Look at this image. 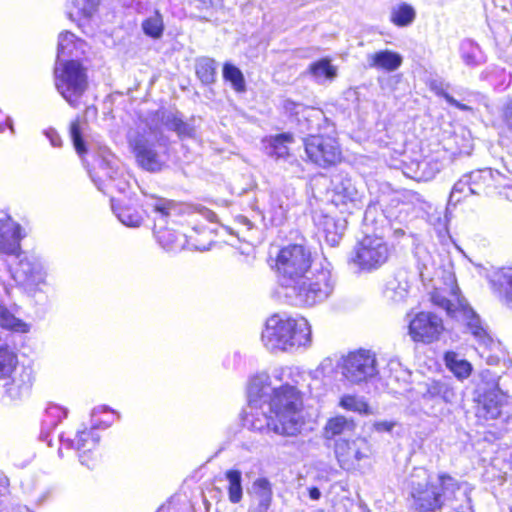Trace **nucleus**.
I'll use <instances>...</instances> for the list:
<instances>
[{"mask_svg":"<svg viewBox=\"0 0 512 512\" xmlns=\"http://www.w3.org/2000/svg\"><path fill=\"white\" fill-rule=\"evenodd\" d=\"M46 137L49 139L51 145L53 147H60L62 144V140L60 135L54 129H48L45 131Z\"/></svg>","mask_w":512,"mask_h":512,"instance_id":"obj_53","label":"nucleus"},{"mask_svg":"<svg viewBox=\"0 0 512 512\" xmlns=\"http://www.w3.org/2000/svg\"><path fill=\"white\" fill-rule=\"evenodd\" d=\"M118 160L109 152H103L99 158L98 170L93 176V181L98 189L105 192V189L113 186L119 190H124L120 183H116L119 176Z\"/></svg>","mask_w":512,"mask_h":512,"instance_id":"obj_16","label":"nucleus"},{"mask_svg":"<svg viewBox=\"0 0 512 512\" xmlns=\"http://www.w3.org/2000/svg\"><path fill=\"white\" fill-rule=\"evenodd\" d=\"M462 484L446 473L428 476L424 469H416L410 480V506L418 512H435L453 500Z\"/></svg>","mask_w":512,"mask_h":512,"instance_id":"obj_2","label":"nucleus"},{"mask_svg":"<svg viewBox=\"0 0 512 512\" xmlns=\"http://www.w3.org/2000/svg\"><path fill=\"white\" fill-rule=\"evenodd\" d=\"M420 402L423 411L429 416H440L445 411V405L456 399L453 386L447 380L430 379L420 384Z\"/></svg>","mask_w":512,"mask_h":512,"instance_id":"obj_10","label":"nucleus"},{"mask_svg":"<svg viewBox=\"0 0 512 512\" xmlns=\"http://www.w3.org/2000/svg\"><path fill=\"white\" fill-rule=\"evenodd\" d=\"M85 42L69 31L59 35L56 63H65V60H78L85 52Z\"/></svg>","mask_w":512,"mask_h":512,"instance_id":"obj_21","label":"nucleus"},{"mask_svg":"<svg viewBox=\"0 0 512 512\" xmlns=\"http://www.w3.org/2000/svg\"><path fill=\"white\" fill-rule=\"evenodd\" d=\"M471 488L467 482H463L457 493L454 494L453 500L446 505L451 507L450 512H473L471 505Z\"/></svg>","mask_w":512,"mask_h":512,"instance_id":"obj_34","label":"nucleus"},{"mask_svg":"<svg viewBox=\"0 0 512 512\" xmlns=\"http://www.w3.org/2000/svg\"><path fill=\"white\" fill-rule=\"evenodd\" d=\"M385 295L394 302L403 301L408 295L407 282L402 283L396 279L389 281L385 290Z\"/></svg>","mask_w":512,"mask_h":512,"instance_id":"obj_45","label":"nucleus"},{"mask_svg":"<svg viewBox=\"0 0 512 512\" xmlns=\"http://www.w3.org/2000/svg\"><path fill=\"white\" fill-rule=\"evenodd\" d=\"M70 136L77 153L79 155L85 153L86 147L82 136V126L78 118L75 119L70 125Z\"/></svg>","mask_w":512,"mask_h":512,"instance_id":"obj_47","label":"nucleus"},{"mask_svg":"<svg viewBox=\"0 0 512 512\" xmlns=\"http://www.w3.org/2000/svg\"><path fill=\"white\" fill-rule=\"evenodd\" d=\"M223 77L229 81L237 92L246 90L245 79L241 70L233 64L226 63L223 67Z\"/></svg>","mask_w":512,"mask_h":512,"instance_id":"obj_40","label":"nucleus"},{"mask_svg":"<svg viewBox=\"0 0 512 512\" xmlns=\"http://www.w3.org/2000/svg\"><path fill=\"white\" fill-rule=\"evenodd\" d=\"M196 75L203 84H212L216 79L217 63L209 57H201L196 60Z\"/></svg>","mask_w":512,"mask_h":512,"instance_id":"obj_35","label":"nucleus"},{"mask_svg":"<svg viewBox=\"0 0 512 512\" xmlns=\"http://www.w3.org/2000/svg\"><path fill=\"white\" fill-rule=\"evenodd\" d=\"M129 144L133 149L138 164L150 172H158L163 167V160L156 150V142L151 134L134 133L129 136Z\"/></svg>","mask_w":512,"mask_h":512,"instance_id":"obj_13","label":"nucleus"},{"mask_svg":"<svg viewBox=\"0 0 512 512\" xmlns=\"http://www.w3.org/2000/svg\"><path fill=\"white\" fill-rule=\"evenodd\" d=\"M394 424L391 423V422H387V421H379V422H375L374 424V428L377 430V431H391L392 428H393Z\"/></svg>","mask_w":512,"mask_h":512,"instance_id":"obj_55","label":"nucleus"},{"mask_svg":"<svg viewBox=\"0 0 512 512\" xmlns=\"http://www.w3.org/2000/svg\"><path fill=\"white\" fill-rule=\"evenodd\" d=\"M307 158L321 168H329L342 161V151L337 140L330 136L312 135L304 139Z\"/></svg>","mask_w":512,"mask_h":512,"instance_id":"obj_11","label":"nucleus"},{"mask_svg":"<svg viewBox=\"0 0 512 512\" xmlns=\"http://www.w3.org/2000/svg\"><path fill=\"white\" fill-rule=\"evenodd\" d=\"M100 0H75L67 7V15L72 21L89 18L97 10Z\"/></svg>","mask_w":512,"mask_h":512,"instance_id":"obj_31","label":"nucleus"},{"mask_svg":"<svg viewBox=\"0 0 512 512\" xmlns=\"http://www.w3.org/2000/svg\"><path fill=\"white\" fill-rule=\"evenodd\" d=\"M162 123L169 129L178 134L179 137H192L194 128L189 123L183 121L178 113L168 112L162 116Z\"/></svg>","mask_w":512,"mask_h":512,"instance_id":"obj_32","label":"nucleus"},{"mask_svg":"<svg viewBox=\"0 0 512 512\" xmlns=\"http://www.w3.org/2000/svg\"><path fill=\"white\" fill-rule=\"evenodd\" d=\"M0 326L4 329L26 332L27 325L16 318L5 306L0 305Z\"/></svg>","mask_w":512,"mask_h":512,"instance_id":"obj_41","label":"nucleus"},{"mask_svg":"<svg viewBox=\"0 0 512 512\" xmlns=\"http://www.w3.org/2000/svg\"><path fill=\"white\" fill-rule=\"evenodd\" d=\"M143 31L152 38H159L163 33V19L158 11L142 23Z\"/></svg>","mask_w":512,"mask_h":512,"instance_id":"obj_43","label":"nucleus"},{"mask_svg":"<svg viewBox=\"0 0 512 512\" xmlns=\"http://www.w3.org/2000/svg\"><path fill=\"white\" fill-rule=\"evenodd\" d=\"M402 62V56L391 50H381L367 55V64L370 68L382 69L388 72L397 70Z\"/></svg>","mask_w":512,"mask_h":512,"instance_id":"obj_27","label":"nucleus"},{"mask_svg":"<svg viewBox=\"0 0 512 512\" xmlns=\"http://www.w3.org/2000/svg\"><path fill=\"white\" fill-rule=\"evenodd\" d=\"M377 373L376 356L371 351L361 349L343 358L342 374L352 383L367 381Z\"/></svg>","mask_w":512,"mask_h":512,"instance_id":"obj_12","label":"nucleus"},{"mask_svg":"<svg viewBox=\"0 0 512 512\" xmlns=\"http://www.w3.org/2000/svg\"><path fill=\"white\" fill-rule=\"evenodd\" d=\"M270 391V377L262 373L254 376L248 387V409L244 417V426L250 430L261 433L274 432L277 435L293 436L298 433V419L295 414V407L298 399L295 392L289 389L286 397L287 404L285 412L279 410L281 395L276 396L274 401L264 405L263 397H268Z\"/></svg>","mask_w":512,"mask_h":512,"instance_id":"obj_1","label":"nucleus"},{"mask_svg":"<svg viewBox=\"0 0 512 512\" xmlns=\"http://www.w3.org/2000/svg\"><path fill=\"white\" fill-rule=\"evenodd\" d=\"M431 90L434 91L438 96L443 97L450 105L462 110V111H472V107L466 104H463L456 100L453 96L448 94L443 87V83L439 81H432L430 84Z\"/></svg>","mask_w":512,"mask_h":512,"instance_id":"obj_46","label":"nucleus"},{"mask_svg":"<svg viewBox=\"0 0 512 512\" xmlns=\"http://www.w3.org/2000/svg\"><path fill=\"white\" fill-rule=\"evenodd\" d=\"M445 363L447 368L460 380L471 375L472 365L467 360L460 358L455 352L445 354Z\"/></svg>","mask_w":512,"mask_h":512,"instance_id":"obj_33","label":"nucleus"},{"mask_svg":"<svg viewBox=\"0 0 512 512\" xmlns=\"http://www.w3.org/2000/svg\"><path fill=\"white\" fill-rule=\"evenodd\" d=\"M309 497L312 500H319L321 497V492L317 487H311L309 488Z\"/></svg>","mask_w":512,"mask_h":512,"instance_id":"obj_56","label":"nucleus"},{"mask_svg":"<svg viewBox=\"0 0 512 512\" xmlns=\"http://www.w3.org/2000/svg\"><path fill=\"white\" fill-rule=\"evenodd\" d=\"M13 277L18 284L25 287L38 285L44 280L42 265L34 258L24 257L15 268Z\"/></svg>","mask_w":512,"mask_h":512,"instance_id":"obj_20","label":"nucleus"},{"mask_svg":"<svg viewBox=\"0 0 512 512\" xmlns=\"http://www.w3.org/2000/svg\"><path fill=\"white\" fill-rule=\"evenodd\" d=\"M369 445L363 438L352 441L340 439L335 445V455L341 468L347 471L356 470L363 459L368 458Z\"/></svg>","mask_w":512,"mask_h":512,"instance_id":"obj_15","label":"nucleus"},{"mask_svg":"<svg viewBox=\"0 0 512 512\" xmlns=\"http://www.w3.org/2000/svg\"><path fill=\"white\" fill-rule=\"evenodd\" d=\"M29 388L30 385L28 383L23 381H17L15 378H13L11 382L5 384L6 394L11 399L21 398L25 393L28 392Z\"/></svg>","mask_w":512,"mask_h":512,"instance_id":"obj_48","label":"nucleus"},{"mask_svg":"<svg viewBox=\"0 0 512 512\" xmlns=\"http://www.w3.org/2000/svg\"><path fill=\"white\" fill-rule=\"evenodd\" d=\"M250 504L247 512H267L272 504L273 490L266 478H257L248 489Z\"/></svg>","mask_w":512,"mask_h":512,"instance_id":"obj_19","label":"nucleus"},{"mask_svg":"<svg viewBox=\"0 0 512 512\" xmlns=\"http://www.w3.org/2000/svg\"><path fill=\"white\" fill-rule=\"evenodd\" d=\"M289 389H292L295 392L297 399H298V404L295 407V414L297 415V419H298V432H299L301 425H302L301 415H300V408L302 406V401H301V397L299 395L298 390L294 386L284 385L279 388H276V387H273L272 383L270 382V391L267 393L269 396L267 398L263 397L262 401H263L264 405L267 406L268 403L274 401L276 396L281 395L282 399H281V405H279V410L282 412H285L287 400H286V397H284L283 395L288 394Z\"/></svg>","mask_w":512,"mask_h":512,"instance_id":"obj_28","label":"nucleus"},{"mask_svg":"<svg viewBox=\"0 0 512 512\" xmlns=\"http://www.w3.org/2000/svg\"><path fill=\"white\" fill-rule=\"evenodd\" d=\"M334 290V281L330 270L322 268L304 274L293 283L284 286L279 293L294 306H313L326 300Z\"/></svg>","mask_w":512,"mask_h":512,"instance_id":"obj_4","label":"nucleus"},{"mask_svg":"<svg viewBox=\"0 0 512 512\" xmlns=\"http://www.w3.org/2000/svg\"><path fill=\"white\" fill-rule=\"evenodd\" d=\"M494 294L507 306H512V268H501L489 276Z\"/></svg>","mask_w":512,"mask_h":512,"instance_id":"obj_23","label":"nucleus"},{"mask_svg":"<svg viewBox=\"0 0 512 512\" xmlns=\"http://www.w3.org/2000/svg\"><path fill=\"white\" fill-rule=\"evenodd\" d=\"M362 195L356 188L352 179L349 177L340 176L336 178L334 183V197L333 201L339 205L351 204L357 207L361 203Z\"/></svg>","mask_w":512,"mask_h":512,"instance_id":"obj_24","label":"nucleus"},{"mask_svg":"<svg viewBox=\"0 0 512 512\" xmlns=\"http://www.w3.org/2000/svg\"><path fill=\"white\" fill-rule=\"evenodd\" d=\"M99 438L95 429L92 428L89 430L83 429L76 434L74 439L68 440L70 447L78 451L81 464L88 468H91V466L88 459H86V454L96 448Z\"/></svg>","mask_w":512,"mask_h":512,"instance_id":"obj_26","label":"nucleus"},{"mask_svg":"<svg viewBox=\"0 0 512 512\" xmlns=\"http://www.w3.org/2000/svg\"><path fill=\"white\" fill-rule=\"evenodd\" d=\"M21 226L11 219L0 221V250L10 255H19Z\"/></svg>","mask_w":512,"mask_h":512,"instance_id":"obj_22","label":"nucleus"},{"mask_svg":"<svg viewBox=\"0 0 512 512\" xmlns=\"http://www.w3.org/2000/svg\"><path fill=\"white\" fill-rule=\"evenodd\" d=\"M293 141V136L289 133H283L275 136L271 140V155L276 158H285L289 156L288 143Z\"/></svg>","mask_w":512,"mask_h":512,"instance_id":"obj_42","label":"nucleus"},{"mask_svg":"<svg viewBox=\"0 0 512 512\" xmlns=\"http://www.w3.org/2000/svg\"><path fill=\"white\" fill-rule=\"evenodd\" d=\"M502 119L507 129L512 134V100L507 102L502 108Z\"/></svg>","mask_w":512,"mask_h":512,"instance_id":"obj_52","label":"nucleus"},{"mask_svg":"<svg viewBox=\"0 0 512 512\" xmlns=\"http://www.w3.org/2000/svg\"><path fill=\"white\" fill-rule=\"evenodd\" d=\"M391 248L382 236L366 234L354 247L349 264L361 271H373L384 265Z\"/></svg>","mask_w":512,"mask_h":512,"instance_id":"obj_9","label":"nucleus"},{"mask_svg":"<svg viewBox=\"0 0 512 512\" xmlns=\"http://www.w3.org/2000/svg\"><path fill=\"white\" fill-rule=\"evenodd\" d=\"M225 478L228 481L227 491L229 501L233 504L239 503L243 497L241 471L233 469L227 470L225 472Z\"/></svg>","mask_w":512,"mask_h":512,"instance_id":"obj_36","label":"nucleus"},{"mask_svg":"<svg viewBox=\"0 0 512 512\" xmlns=\"http://www.w3.org/2000/svg\"><path fill=\"white\" fill-rule=\"evenodd\" d=\"M502 178L501 173L490 168L466 173L454 184L449 204L456 205L468 195L488 196L501 184Z\"/></svg>","mask_w":512,"mask_h":512,"instance_id":"obj_7","label":"nucleus"},{"mask_svg":"<svg viewBox=\"0 0 512 512\" xmlns=\"http://www.w3.org/2000/svg\"><path fill=\"white\" fill-rule=\"evenodd\" d=\"M205 215L210 219L212 220V218L215 216L211 211L209 210H206L205 211Z\"/></svg>","mask_w":512,"mask_h":512,"instance_id":"obj_61","label":"nucleus"},{"mask_svg":"<svg viewBox=\"0 0 512 512\" xmlns=\"http://www.w3.org/2000/svg\"><path fill=\"white\" fill-rule=\"evenodd\" d=\"M112 209L119 221L128 227H139L142 223V215L134 208L129 206H116L112 200Z\"/></svg>","mask_w":512,"mask_h":512,"instance_id":"obj_38","label":"nucleus"},{"mask_svg":"<svg viewBox=\"0 0 512 512\" xmlns=\"http://www.w3.org/2000/svg\"><path fill=\"white\" fill-rule=\"evenodd\" d=\"M505 393L497 382L493 389L484 391L478 397L477 416L485 420L497 419L502 413Z\"/></svg>","mask_w":512,"mask_h":512,"instance_id":"obj_18","label":"nucleus"},{"mask_svg":"<svg viewBox=\"0 0 512 512\" xmlns=\"http://www.w3.org/2000/svg\"><path fill=\"white\" fill-rule=\"evenodd\" d=\"M416 13L412 6L401 4L391 11V21L400 27L410 25L415 19Z\"/></svg>","mask_w":512,"mask_h":512,"instance_id":"obj_39","label":"nucleus"},{"mask_svg":"<svg viewBox=\"0 0 512 512\" xmlns=\"http://www.w3.org/2000/svg\"><path fill=\"white\" fill-rule=\"evenodd\" d=\"M6 125L9 127V129L11 130L12 133H14V128H13V121L11 118H7L6 120Z\"/></svg>","mask_w":512,"mask_h":512,"instance_id":"obj_60","label":"nucleus"},{"mask_svg":"<svg viewBox=\"0 0 512 512\" xmlns=\"http://www.w3.org/2000/svg\"><path fill=\"white\" fill-rule=\"evenodd\" d=\"M309 73L318 83H323L326 80H333L337 73L336 68L331 65L330 60L321 59L312 63L309 66Z\"/></svg>","mask_w":512,"mask_h":512,"instance_id":"obj_37","label":"nucleus"},{"mask_svg":"<svg viewBox=\"0 0 512 512\" xmlns=\"http://www.w3.org/2000/svg\"><path fill=\"white\" fill-rule=\"evenodd\" d=\"M479 52V47L474 45L471 41H467L462 45V54L461 57L465 64L469 66H476L479 64V59L477 53Z\"/></svg>","mask_w":512,"mask_h":512,"instance_id":"obj_50","label":"nucleus"},{"mask_svg":"<svg viewBox=\"0 0 512 512\" xmlns=\"http://www.w3.org/2000/svg\"><path fill=\"white\" fill-rule=\"evenodd\" d=\"M273 221L282 222L285 218L286 209L282 203L277 202V206L273 208Z\"/></svg>","mask_w":512,"mask_h":512,"instance_id":"obj_54","label":"nucleus"},{"mask_svg":"<svg viewBox=\"0 0 512 512\" xmlns=\"http://www.w3.org/2000/svg\"><path fill=\"white\" fill-rule=\"evenodd\" d=\"M341 406L347 410L367 414L369 407L367 403L355 396H344L340 402Z\"/></svg>","mask_w":512,"mask_h":512,"instance_id":"obj_49","label":"nucleus"},{"mask_svg":"<svg viewBox=\"0 0 512 512\" xmlns=\"http://www.w3.org/2000/svg\"><path fill=\"white\" fill-rule=\"evenodd\" d=\"M311 326L305 318L293 319L273 315L266 321L262 342L270 351H286L311 344Z\"/></svg>","mask_w":512,"mask_h":512,"instance_id":"obj_3","label":"nucleus"},{"mask_svg":"<svg viewBox=\"0 0 512 512\" xmlns=\"http://www.w3.org/2000/svg\"><path fill=\"white\" fill-rule=\"evenodd\" d=\"M282 108L287 115L295 118L303 130H312L319 126L320 121L324 117L322 110L306 106L291 99L283 100Z\"/></svg>","mask_w":512,"mask_h":512,"instance_id":"obj_17","label":"nucleus"},{"mask_svg":"<svg viewBox=\"0 0 512 512\" xmlns=\"http://www.w3.org/2000/svg\"><path fill=\"white\" fill-rule=\"evenodd\" d=\"M46 414L51 417V421L45 420V423L50 427H55L63 418L67 416L65 409L58 405H51L47 408Z\"/></svg>","mask_w":512,"mask_h":512,"instance_id":"obj_51","label":"nucleus"},{"mask_svg":"<svg viewBox=\"0 0 512 512\" xmlns=\"http://www.w3.org/2000/svg\"><path fill=\"white\" fill-rule=\"evenodd\" d=\"M314 221L323 232L326 242L331 247L337 246L345 230V221L336 220L334 217L323 214L316 215Z\"/></svg>","mask_w":512,"mask_h":512,"instance_id":"obj_25","label":"nucleus"},{"mask_svg":"<svg viewBox=\"0 0 512 512\" xmlns=\"http://www.w3.org/2000/svg\"><path fill=\"white\" fill-rule=\"evenodd\" d=\"M158 512H176L175 507L172 504L163 505L159 508Z\"/></svg>","mask_w":512,"mask_h":512,"instance_id":"obj_57","label":"nucleus"},{"mask_svg":"<svg viewBox=\"0 0 512 512\" xmlns=\"http://www.w3.org/2000/svg\"><path fill=\"white\" fill-rule=\"evenodd\" d=\"M438 304L440 306H442L443 308H445L449 314L452 313L451 304H450V302L448 300L442 299L440 302H438Z\"/></svg>","mask_w":512,"mask_h":512,"instance_id":"obj_58","label":"nucleus"},{"mask_svg":"<svg viewBox=\"0 0 512 512\" xmlns=\"http://www.w3.org/2000/svg\"><path fill=\"white\" fill-rule=\"evenodd\" d=\"M15 366V354L8 348L0 346V378L10 377Z\"/></svg>","mask_w":512,"mask_h":512,"instance_id":"obj_44","label":"nucleus"},{"mask_svg":"<svg viewBox=\"0 0 512 512\" xmlns=\"http://www.w3.org/2000/svg\"><path fill=\"white\" fill-rule=\"evenodd\" d=\"M144 204L159 214V218L157 219L158 224L155 225V234L159 244L165 250L180 251L186 246L200 251L207 249L205 245L190 243L187 236L184 234L178 233L169 228L161 227V222H165L166 218L180 215L184 208L183 205L172 200L155 197L153 195H146V201Z\"/></svg>","mask_w":512,"mask_h":512,"instance_id":"obj_5","label":"nucleus"},{"mask_svg":"<svg viewBox=\"0 0 512 512\" xmlns=\"http://www.w3.org/2000/svg\"><path fill=\"white\" fill-rule=\"evenodd\" d=\"M444 330L443 321L431 312H419L409 322L408 334L414 342L432 343Z\"/></svg>","mask_w":512,"mask_h":512,"instance_id":"obj_14","label":"nucleus"},{"mask_svg":"<svg viewBox=\"0 0 512 512\" xmlns=\"http://www.w3.org/2000/svg\"><path fill=\"white\" fill-rule=\"evenodd\" d=\"M355 423L352 419L343 416H336L328 420L324 428V436L332 439L340 435H350L355 430Z\"/></svg>","mask_w":512,"mask_h":512,"instance_id":"obj_30","label":"nucleus"},{"mask_svg":"<svg viewBox=\"0 0 512 512\" xmlns=\"http://www.w3.org/2000/svg\"><path fill=\"white\" fill-rule=\"evenodd\" d=\"M241 222L243 223V225L246 226V228L248 230L252 229L253 227V224L251 223V221L249 219H247L246 217H241Z\"/></svg>","mask_w":512,"mask_h":512,"instance_id":"obj_59","label":"nucleus"},{"mask_svg":"<svg viewBox=\"0 0 512 512\" xmlns=\"http://www.w3.org/2000/svg\"><path fill=\"white\" fill-rule=\"evenodd\" d=\"M275 266L281 289L309 272L311 253L303 245H287L278 251Z\"/></svg>","mask_w":512,"mask_h":512,"instance_id":"obj_8","label":"nucleus"},{"mask_svg":"<svg viewBox=\"0 0 512 512\" xmlns=\"http://www.w3.org/2000/svg\"><path fill=\"white\" fill-rule=\"evenodd\" d=\"M462 314L467 321V327L480 344L484 346L493 344V340L482 326L479 316L471 308H463Z\"/></svg>","mask_w":512,"mask_h":512,"instance_id":"obj_29","label":"nucleus"},{"mask_svg":"<svg viewBox=\"0 0 512 512\" xmlns=\"http://www.w3.org/2000/svg\"><path fill=\"white\" fill-rule=\"evenodd\" d=\"M54 75L59 94L72 108H78L88 88L86 69L79 60H65V63H56Z\"/></svg>","mask_w":512,"mask_h":512,"instance_id":"obj_6","label":"nucleus"}]
</instances>
